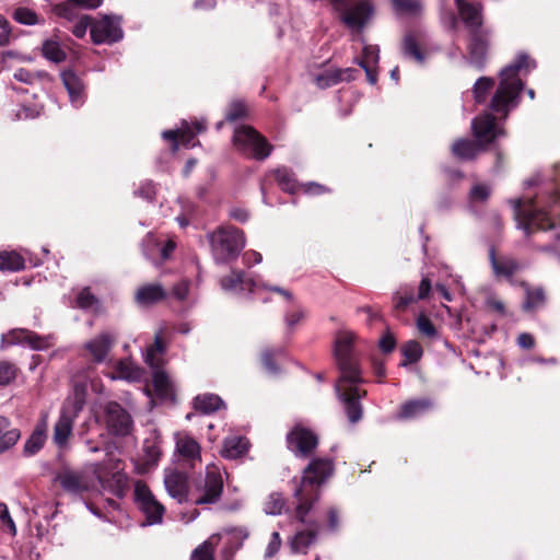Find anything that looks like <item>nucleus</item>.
Instances as JSON below:
<instances>
[{
    "label": "nucleus",
    "mask_w": 560,
    "mask_h": 560,
    "mask_svg": "<svg viewBox=\"0 0 560 560\" xmlns=\"http://www.w3.org/2000/svg\"><path fill=\"white\" fill-rule=\"evenodd\" d=\"M354 339L353 332L341 330L336 336L334 348L335 359L340 370L335 390L351 423L362 418L363 409L359 399L366 396V390L357 386L363 383V378L352 353Z\"/></svg>",
    "instance_id": "f257e3e1"
},
{
    "label": "nucleus",
    "mask_w": 560,
    "mask_h": 560,
    "mask_svg": "<svg viewBox=\"0 0 560 560\" xmlns=\"http://www.w3.org/2000/svg\"><path fill=\"white\" fill-rule=\"evenodd\" d=\"M515 219L518 228L526 234L536 230H547L556 226L553 219L560 221V188L552 187L546 198L517 199L514 201Z\"/></svg>",
    "instance_id": "f03ea898"
},
{
    "label": "nucleus",
    "mask_w": 560,
    "mask_h": 560,
    "mask_svg": "<svg viewBox=\"0 0 560 560\" xmlns=\"http://www.w3.org/2000/svg\"><path fill=\"white\" fill-rule=\"evenodd\" d=\"M535 63L528 56L521 54L516 59L500 72V84L491 100L490 107L493 112L503 113L504 116L517 105V97L523 90V82L518 78L522 70H530Z\"/></svg>",
    "instance_id": "7ed1b4c3"
},
{
    "label": "nucleus",
    "mask_w": 560,
    "mask_h": 560,
    "mask_svg": "<svg viewBox=\"0 0 560 560\" xmlns=\"http://www.w3.org/2000/svg\"><path fill=\"white\" fill-rule=\"evenodd\" d=\"M332 470L331 460L326 458L314 459L304 469L301 486L294 492L299 501L295 515L300 522H305L313 502L318 498L317 488L332 474Z\"/></svg>",
    "instance_id": "20e7f679"
},
{
    "label": "nucleus",
    "mask_w": 560,
    "mask_h": 560,
    "mask_svg": "<svg viewBox=\"0 0 560 560\" xmlns=\"http://www.w3.org/2000/svg\"><path fill=\"white\" fill-rule=\"evenodd\" d=\"M471 127L477 142L459 139L452 145L453 154L463 160L474 159L482 150L483 144H489L503 135L495 122V118L489 113L475 118Z\"/></svg>",
    "instance_id": "39448f33"
},
{
    "label": "nucleus",
    "mask_w": 560,
    "mask_h": 560,
    "mask_svg": "<svg viewBox=\"0 0 560 560\" xmlns=\"http://www.w3.org/2000/svg\"><path fill=\"white\" fill-rule=\"evenodd\" d=\"M211 252L218 264L235 259L245 246V237L234 226H221L208 234Z\"/></svg>",
    "instance_id": "423d86ee"
},
{
    "label": "nucleus",
    "mask_w": 560,
    "mask_h": 560,
    "mask_svg": "<svg viewBox=\"0 0 560 560\" xmlns=\"http://www.w3.org/2000/svg\"><path fill=\"white\" fill-rule=\"evenodd\" d=\"M223 491L221 468L215 464L206 467L205 476L196 479L194 492L197 494L195 503L198 505L213 504L219 501Z\"/></svg>",
    "instance_id": "0eeeda50"
},
{
    "label": "nucleus",
    "mask_w": 560,
    "mask_h": 560,
    "mask_svg": "<svg viewBox=\"0 0 560 560\" xmlns=\"http://www.w3.org/2000/svg\"><path fill=\"white\" fill-rule=\"evenodd\" d=\"M164 346L160 336H155L154 343L147 351L144 361L153 370V387L158 397L163 399L173 398V384L167 374L161 369Z\"/></svg>",
    "instance_id": "6e6552de"
},
{
    "label": "nucleus",
    "mask_w": 560,
    "mask_h": 560,
    "mask_svg": "<svg viewBox=\"0 0 560 560\" xmlns=\"http://www.w3.org/2000/svg\"><path fill=\"white\" fill-rule=\"evenodd\" d=\"M233 141L238 151L247 153L256 160L267 159L272 151V145L267 139L249 126L237 127Z\"/></svg>",
    "instance_id": "1a4fd4ad"
},
{
    "label": "nucleus",
    "mask_w": 560,
    "mask_h": 560,
    "mask_svg": "<svg viewBox=\"0 0 560 560\" xmlns=\"http://www.w3.org/2000/svg\"><path fill=\"white\" fill-rule=\"evenodd\" d=\"M336 11L340 13L341 21L351 30L361 31L370 16L373 8L366 0L351 5L350 0H329Z\"/></svg>",
    "instance_id": "9d476101"
},
{
    "label": "nucleus",
    "mask_w": 560,
    "mask_h": 560,
    "mask_svg": "<svg viewBox=\"0 0 560 560\" xmlns=\"http://www.w3.org/2000/svg\"><path fill=\"white\" fill-rule=\"evenodd\" d=\"M93 474L103 488H109L117 495H120L127 488V476L120 468L119 459H109L106 464H95Z\"/></svg>",
    "instance_id": "9b49d317"
},
{
    "label": "nucleus",
    "mask_w": 560,
    "mask_h": 560,
    "mask_svg": "<svg viewBox=\"0 0 560 560\" xmlns=\"http://www.w3.org/2000/svg\"><path fill=\"white\" fill-rule=\"evenodd\" d=\"M135 500L140 511L145 515L148 525L161 524L165 508L160 503L150 488L142 481L135 485Z\"/></svg>",
    "instance_id": "f8f14e48"
},
{
    "label": "nucleus",
    "mask_w": 560,
    "mask_h": 560,
    "mask_svg": "<svg viewBox=\"0 0 560 560\" xmlns=\"http://www.w3.org/2000/svg\"><path fill=\"white\" fill-rule=\"evenodd\" d=\"M105 422L108 431L115 435L125 436L132 430L130 415L115 401H110L105 406Z\"/></svg>",
    "instance_id": "ddd939ff"
},
{
    "label": "nucleus",
    "mask_w": 560,
    "mask_h": 560,
    "mask_svg": "<svg viewBox=\"0 0 560 560\" xmlns=\"http://www.w3.org/2000/svg\"><path fill=\"white\" fill-rule=\"evenodd\" d=\"M491 31L482 28L469 33L468 35V59L469 62L478 68L483 66L490 45Z\"/></svg>",
    "instance_id": "4468645a"
},
{
    "label": "nucleus",
    "mask_w": 560,
    "mask_h": 560,
    "mask_svg": "<svg viewBox=\"0 0 560 560\" xmlns=\"http://www.w3.org/2000/svg\"><path fill=\"white\" fill-rule=\"evenodd\" d=\"M91 38L95 44L114 43L122 38L118 20L105 15L91 25Z\"/></svg>",
    "instance_id": "2eb2a0df"
},
{
    "label": "nucleus",
    "mask_w": 560,
    "mask_h": 560,
    "mask_svg": "<svg viewBox=\"0 0 560 560\" xmlns=\"http://www.w3.org/2000/svg\"><path fill=\"white\" fill-rule=\"evenodd\" d=\"M115 341L116 337L113 334L104 331L86 341L83 345V349L86 352V357H89L94 363H104L106 362Z\"/></svg>",
    "instance_id": "dca6fc26"
},
{
    "label": "nucleus",
    "mask_w": 560,
    "mask_h": 560,
    "mask_svg": "<svg viewBox=\"0 0 560 560\" xmlns=\"http://www.w3.org/2000/svg\"><path fill=\"white\" fill-rule=\"evenodd\" d=\"M458 15L468 30V33L479 31L483 27V5L480 2H468L455 0Z\"/></svg>",
    "instance_id": "f3484780"
},
{
    "label": "nucleus",
    "mask_w": 560,
    "mask_h": 560,
    "mask_svg": "<svg viewBox=\"0 0 560 560\" xmlns=\"http://www.w3.org/2000/svg\"><path fill=\"white\" fill-rule=\"evenodd\" d=\"M164 486L170 497L178 503L186 502L189 494L187 475L176 469H167L164 474Z\"/></svg>",
    "instance_id": "a211bd4d"
},
{
    "label": "nucleus",
    "mask_w": 560,
    "mask_h": 560,
    "mask_svg": "<svg viewBox=\"0 0 560 560\" xmlns=\"http://www.w3.org/2000/svg\"><path fill=\"white\" fill-rule=\"evenodd\" d=\"M195 131L188 121L183 120L180 127L176 130H166L162 133V137L166 140L174 142V150L178 148V142L185 147H194L196 143L192 142L197 132L206 130V122L203 120H196L194 122Z\"/></svg>",
    "instance_id": "6ab92c4d"
},
{
    "label": "nucleus",
    "mask_w": 560,
    "mask_h": 560,
    "mask_svg": "<svg viewBox=\"0 0 560 560\" xmlns=\"http://www.w3.org/2000/svg\"><path fill=\"white\" fill-rule=\"evenodd\" d=\"M289 447L301 456H307L317 445L316 435L310 430L295 427L288 434Z\"/></svg>",
    "instance_id": "aec40b11"
},
{
    "label": "nucleus",
    "mask_w": 560,
    "mask_h": 560,
    "mask_svg": "<svg viewBox=\"0 0 560 560\" xmlns=\"http://www.w3.org/2000/svg\"><path fill=\"white\" fill-rule=\"evenodd\" d=\"M175 445L177 454L191 467L195 466L196 462L201 460V447L188 433L177 432L175 434Z\"/></svg>",
    "instance_id": "412c9836"
},
{
    "label": "nucleus",
    "mask_w": 560,
    "mask_h": 560,
    "mask_svg": "<svg viewBox=\"0 0 560 560\" xmlns=\"http://www.w3.org/2000/svg\"><path fill=\"white\" fill-rule=\"evenodd\" d=\"M57 480L62 489L72 494H81L90 490L91 482L84 472L65 469L58 474Z\"/></svg>",
    "instance_id": "4be33fe9"
},
{
    "label": "nucleus",
    "mask_w": 560,
    "mask_h": 560,
    "mask_svg": "<svg viewBox=\"0 0 560 560\" xmlns=\"http://www.w3.org/2000/svg\"><path fill=\"white\" fill-rule=\"evenodd\" d=\"M355 70L328 68L313 75V80L320 89L332 86L341 81L352 80Z\"/></svg>",
    "instance_id": "5701e85b"
},
{
    "label": "nucleus",
    "mask_w": 560,
    "mask_h": 560,
    "mask_svg": "<svg viewBox=\"0 0 560 560\" xmlns=\"http://www.w3.org/2000/svg\"><path fill=\"white\" fill-rule=\"evenodd\" d=\"M3 342L27 345L34 350H42L48 346L47 339L27 329H14L8 337H3Z\"/></svg>",
    "instance_id": "b1692460"
},
{
    "label": "nucleus",
    "mask_w": 560,
    "mask_h": 560,
    "mask_svg": "<svg viewBox=\"0 0 560 560\" xmlns=\"http://www.w3.org/2000/svg\"><path fill=\"white\" fill-rule=\"evenodd\" d=\"M62 83L73 105L79 106L84 100V84L81 78L71 69L61 72Z\"/></svg>",
    "instance_id": "393cba45"
},
{
    "label": "nucleus",
    "mask_w": 560,
    "mask_h": 560,
    "mask_svg": "<svg viewBox=\"0 0 560 560\" xmlns=\"http://www.w3.org/2000/svg\"><path fill=\"white\" fill-rule=\"evenodd\" d=\"M86 400V390L82 385H77L73 392L65 400L60 415L75 420L83 409Z\"/></svg>",
    "instance_id": "a878e982"
},
{
    "label": "nucleus",
    "mask_w": 560,
    "mask_h": 560,
    "mask_svg": "<svg viewBox=\"0 0 560 560\" xmlns=\"http://www.w3.org/2000/svg\"><path fill=\"white\" fill-rule=\"evenodd\" d=\"M166 298V291L159 283H149L140 287L135 295L138 305L145 307L153 305Z\"/></svg>",
    "instance_id": "bb28decb"
},
{
    "label": "nucleus",
    "mask_w": 560,
    "mask_h": 560,
    "mask_svg": "<svg viewBox=\"0 0 560 560\" xmlns=\"http://www.w3.org/2000/svg\"><path fill=\"white\" fill-rule=\"evenodd\" d=\"M380 59V49L377 46L365 45L363 47L362 59L359 61V65L364 69L366 73L368 81L371 84L376 83V72L375 67Z\"/></svg>",
    "instance_id": "cd10ccee"
},
{
    "label": "nucleus",
    "mask_w": 560,
    "mask_h": 560,
    "mask_svg": "<svg viewBox=\"0 0 560 560\" xmlns=\"http://www.w3.org/2000/svg\"><path fill=\"white\" fill-rule=\"evenodd\" d=\"M221 288L225 291H254L256 283L252 278L245 277L244 273L232 271L231 275L224 277L220 281Z\"/></svg>",
    "instance_id": "c85d7f7f"
},
{
    "label": "nucleus",
    "mask_w": 560,
    "mask_h": 560,
    "mask_svg": "<svg viewBox=\"0 0 560 560\" xmlns=\"http://www.w3.org/2000/svg\"><path fill=\"white\" fill-rule=\"evenodd\" d=\"M47 431V416L37 423L32 435L25 442L24 453L28 456L36 454L45 444Z\"/></svg>",
    "instance_id": "c756f323"
},
{
    "label": "nucleus",
    "mask_w": 560,
    "mask_h": 560,
    "mask_svg": "<svg viewBox=\"0 0 560 560\" xmlns=\"http://www.w3.org/2000/svg\"><path fill=\"white\" fill-rule=\"evenodd\" d=\"M73 422L74 420L70 419L67 416H59L58 420L54 425L52 434V441L58 447L62 448L67 446L68 440L72 434Z\"/></svg>",
    "instance_id": "7c9ffc66"
},
{
    "label": "nucleus",
    "mask_w": 560,
    "mask_h": 560,
    "mask_svg": "<svg viewBox=\"0 0 560 560\" xmlns=\"http://www.w3.org/2000/svg\"><path fill=\"white\" fill-rule=\"evenodd\" d=\"M248 448V441L242 436H231L224 440L222 455L226 458H237L245 454Z\"/></svg>",
    "instance_id": "2f4dec72"
},
{
    "label": "nucleus",
    "mask_w": 560,
    "mask_h": 560,
    "mask_svg": "<svg viewBox=\"0 0 560 560\" xmlns=\"http://www.w3.org/2000/svg\"><path fill=\"white\" fill-rule=\"evenodd\" d=\"M490 260L492 269L498 277H511L520 268L518 264L512 258L498 259L493 249L490 250Z\"/></svg>",
    "instance_id": "473e14b6"
},
{
    "label": "nucleus",
    "mask_w": 560,
    "mask_h": 560,
    "mask_svg": "<svg viewBox=\"0 0 560 560\" xmlns=\"http://www.w3.org/2000/svg\"><path fill=\"white\" fill-rule=\"evenodd\" d=\"M432 407V402L429 399L410 400L402 405L401 410L398 415L400 419H412L417 418L427 412Z\"/></svg>",
    "instance_id": "72a5a7b5"
},
{
    "label": "nucleus",
    "mask_w": 560,
    "mask_h": 560,
    "mask_svg": "<svg viewBox=\"0 0 560 560\" xmlns=\"http://www.w3.org/2000/svg\"><path fill=\"white\" fill-rule=\"evenodd\" d=\"M194 406L203 413H211L220 409L223 406V401L218 395L203 394L195 398Z\"/></svg>",
    "instance_id": "f704fd0d"
},
{
    "label": "nucleus",
    "mask_w": 560,
    "mask_h": 560,
    "mask_svg": "<svg viewBox=\"0 0 560 560\" xmlns=\"http://www.w3.org/2000/svg\"><path fill=\"white\" fill-rule=\"evenodd\" d=\"M118 378L127 381H139L143 375V371L129 360H120L116 365Z\"/></svg>",
    "instance_id": "c9c22d12"
},
{
    "label": "nucleus",
    "mask_w": 560,
    "mask_h": 560,
    "mask_svg": "<svg viewBox=\"0 0 560 560\" xmlns=\"http://www.w3.org/2000/svg\"><path fill=\"white\" fill-rule=\"evenodd\" d=\"M219 540V535H212L192 551L190 560H213V551Z\"/></svg>",
    "instance_id": "e433bc0d"
},
{
    "label": "nucleus",
    "mask_w": 560,
    "mask_h": 560,
    "mask_svg": "<svg viewBox=\"0 0 560 560\" xmlns=\"http://www.w3.org/2000/svg\"><path fill=\"white\" fill-rule=\"evenodd\" d=\"M316 529L301 530L292 538L291 547L295 552H305L316 538Z\"/></svg>",
    "instance_id": "4c0bfd02"
},
{
    "label": "nucleus",
    "mask_w": 560,
    "mask_h": 560,
    "mask_svg": "<svg viewBox=\"0 0 560 560\" xmlns=\"http://www.w3.org/2000/svg\"><path fill=\"white\" fill-rule=\"evenodd\" d=\"M24 268V259L15 252L0 253V270L20 271Z\"/></svg>",
    "instance_id": "58836bf2"
},
{
    "label": "nucleus",
    "mask_w": 560,
    "mask_h": 560,
    "mask_svg": "<svg viewBox=\"0 0 560 560\" xmlns=\"http://www.w3.org/2000/svg\"><path fill=\"white\" fill-rule=\"evenodd\" d=\"M402 50L405 56L411 57L418 62L423 61V55L419 49V37L415 33H407L402 42Z\"/></svg>",
    "instance_id": "ea45409f"
},
{
    "label": "nucleus",
    "mask_w": 560,
    "mask_h": 560,
    "mask_svg": "<svg viewBox=\"0 0 560 560\" xmlns=\"http://www.w3.org/2000/svg\"><path fill=\"white\" fill-rule=\"evenodd\" d=\"M394 9L404 15L416 16L422 12V2L420 0H390Z\"/></svg>",
    "instance_id": "a19ab883"
},
{
    "label": "nucleus",
    "mask_w": 560,
    "mask_h": 560,
    "mask_svg": "<svg viewBox=\"0 0 560 560\" xmlns=\"http://www.w3.org/2000/svg\"><path fill=\"white\" fill-rule=\"evenodd\" d=\"M43 55L48 60L54 62H61L66 59V52L61 48L60 44L54 39H47L43 44Z\"/></svg>",
    "instance_id": "79ce46f5"
},
{
    "label": "nucleus",
    "mask_w": 560,
    "mask_h": 560,
    "mask_svg": "<svg viewBox=\"0 0 560 560\" xmlns=\"http://www.w3.org/2000/svg\"><path fill=\"white\" fill-rule=\"evenodd\" d=\"M494 80L491 78L482 77L477 80L474 86V97L477 103H485L488 93L492 90Z\"/></svg>",
    "instance_id": "37998d69"
},
{
    "label": "nucleus",
    "mask_w": 560,
    "mask_h": 560,
    "mask_svg": "<svg viewBox=\"0 0 560 560\" xmlns=\"http://www.w3.org/2000/svg\"><path fill=\"white\" fill-rule=\"evenodd\" d=\"M422 347L421 345L416 340L408 341L402 347V354L405 357V361L401 363V365H407L409 363H415L420 360L422 357Z\"/></svg>",
    "instance_id": "c03bdc74"
},
{
    "label": "nucleus",
    "mask_w": 560,
    "mask_h": 560,
    "mask_svg": "<svg viewBox=\"0 0 560 560\" xmlns=\"http://www.w3.org/2000/svg\"><path fill=\"white\" fill-rule=\"evenodd\" d=\"M305 317V311L298 304L293 303L292 307L284 313V323L288 329H293Z\"/></svg>",
    "instance_id": "a18cd8bd"
},
{
    "label": "nucleus",
    "mask_w": 560,
    "mask_h": 560,
    "mask_svg": "<svg viewBox=\"0 0 560 560\" xmlns=\"http://www.w3.org/2000/svg\"><path fill=\"white\" fill-rule=\"evenodd\" d=\"M544 291L541 289L527 290L523 307L525 311H533L544 303Z\"/></svg>",
    "instance_id": "49530a36"
},
{
    "label": "nucleus",
    "mask_w": 560,
    "mask_h": 560,
    "mask_svg": "<svg viewBox=\"0 0 560 560\" xmlns=\"http://www.w3.org/2000/svg\"><path fill=\"white\" fill-rule=\"evenodd\" d=\"M0 528L2 530H8L12 536L16 535V526L13 522L8 506L4 503L0 502Z\"/></svg>",
    "instance_id": "de8ad7c7"
},
{
    "label": "nucleus",
    "mask_w": 560,
    "mask_h": 560,
    "mask_svg": "<svg viewBox=\"0 0 560 560\" xmlns=\"http://www.w3.org/2000/svg\"><path fill=\"white\" fill-rule=\"evenodd\" d=\"M16 377V369L13 364L2 361L0 362V386H7Z\"/></svg>",
    "instance_id": "09e8293b"
},
{
    "label": "nucleus",
    "mask_w": 560,
    "mask_h": 560,
    "mask_svg": "<svg viewBox=\"0 0 560 560\" xmlns=\"http://www.w3.org/2000/svg\"><path fill=\"white\" fill-rule=\"evenodd\" d=\"M284 506L283 498L280 494H271L265 503V512L270 515H278Z\"/></svg>",
    "instance_id": "8fccbe9b"
},
{
    "label": "nucleus",
    "mask_w": 560,
    "mask_h": 560,
    "mask_svg": "<svg viewBox=\"0 0 560 560\" xmlns=\"http://www.w3.org/2000/svg\"><path fill=\"white\" fill-rule=\"evenodd\" d=\"M276 179L283 190L293 192L295 188L294 180L290 172L285 168H279L276 171Z\"/></svg>",
    "instance_id": "3c124183"
},
{
    "label": "nucleus",
    "mask_w": 560,
    "mask_h": 560,
    "mask_svg": "<svg viewBox=\"0 0 560 560\" xmlns=\"http://www.w3.org/2000/svg\"><path fill=\"white\" fill-rule=\"evenodd\" d=\"M77 305L80 308H93L97 305L96 298L91 293L89 288H84L80 291L77 298Z\"/></svg>",
    "instance_id": "603ef678"
},
{
    "label": "nucleus",
    "mask_w": 560,
    "mask_h": 560,
    "mask_svg": "<svg viewBox=\"0 0 560 560\" xmlns=\"http://www.w3.org/2000/svg\"><path fill=\"white\" fill-rule=\"evenodd\" d=\"M417 328L420 334L425 337L433 338L436 336V329L433 323L425 315H419L417 318Z\"/></svg>",
    "instance_id": "864d4df0"
},
{
    "label": "nucleus",
    "mask_w": 560,
    "mask_h": 560,
    "mask_svg": "<svg viewBox=\"0 0 560 560\" xmlns=\"http://www.w3.org/2000/svg\"><path fill=\"white\" fill-rule=\"evenodd\" d=\"M20 439V431L16 429L9 430L0 436V453L5 452L13 446Z\"/></svg>",
    "instance_id": "5fc2aeb1"
},
{
    "label": "nucleus",
    "mask_w": 560,
    "mask_h": 560,
    "mask_svg": "<svg viewBox=\"0 0 560 560\" xmlns=\"http://www.w3.org/2000/svg\"><path fill=\"white\" fill-rule=\"evenodd\" d=\"M13 16L21 24L33 25L37 22L36 14L26 8L16 9Z\"/></svg>",
    "instance_id": "6e6d98bb"
},
{
    "label": "nucleus",
    "mask_w": 560,
    "mask_h": 560,
    "mask_svg": "<svg viewBox=\"0 0 560 560\" xmlns=\"http://www.w3.org/2000/svg\"><path fill=\"white\" fill-rule=\"evenodd\" d=\"M490 187L483 184L475 185L470 190V200L474 202H482L490 196Z\"/></svg>",
    "instance_id": "4d7b16f0"
},
{
    "label": "nucleus",
    "mask_w": 560,
    "mask_h": 560,
    "mask_svg": "<svg viewBox=\"0 0 560 560\" xmlns=\"http://www.w3.org/2000/svg\"><path fill=\"white\" fill-rule=\"evenodd\" d=\"M417 299L411 293L397 292L394 295V304L396 310L404 311L409 304L416 302Z\"/></svg>",
    "instance_id": "13d9d810"
},
{
    "label": "nucleus",
    "mask_w": 560,
    "mask_h": 560,
    "mask_svg": "<svg viewBox=\"0 0 560 560\" xmlns=\"http://www.w3.org/2000/svg\"><path fill=\"white\" fill-rule=\"evenodd\" d=\"M92 19L88 15H83L80 20L74 24L72 28V33L78 37L82 38L88 31V27L92 25Z\"/></svg>",
    "instance_id": "bf43d9fd"
},
{
    "label": "nucleus",
    "mask_w": 560,
    "mask_h": 560,
    "mask_svg": "<svg viewBox=\"0 0 560 560\" xmlns=\"http://www.w3.org/2000/svg\"><path fill=\"white\" fill-rule=\"evenodd\" d=\"M73 3L71 0L70 2H65L61 4L56 5L55 13L58 16L72 20L75 16V9L73 7Z\"/></svg>",
    "instance_id": "052dcab7"
},
{
    "label": "nucleus",
    "mask_w": 560,
    "mask_h": 560,
    "mask_svg": "<svg viewBox=\"0 0 560 560\" xmlns=\"http://www.w3.org/2000/svg\"><path fill=\"white\" fill-rule=\"evenodd\" d=\"M245 105L242 102H233L226 113L225 118L230 121L236 120L245 115Z\"/></svg>",
    "instance_id": "680f3d73"
},
{
    "label": "nucleus",
    "mask_w": 560,
    "mask_h": 560,
    "mask_svg": "<svg viewBox=\"0 0 560 560\" xmlns=\"http://www.w3.org/2000/svg\"><path fill=\"white\" fill-rule=\"evenodd\" d=\"M378 346L381 348V350L383 352H392L395 347H396V340L394 338V336L387 331L381 339H380V342H378Z\"/></svg>",
    "instance_id": "e2e57ef3"
},
{
    "label": "nucleus",
    "mask_w": 560,
    "mask_h": 560,
    "mask_svg": "<svg viewBox=\"0 0 560 560\" xmlns=\"http://www.w3.org/2000/svg\"><path fill=\"white\" fill-rule=\"evenodd\" d=\"M189 292V282L187 280H182L177 284L174 285L172 294L183 301L187 298Z\"/></svg>",
    "instance_id": "0e129e2a"
},
{
    "label": "nucleus",
    "mask_w": 560,
    "mask_h": 560,
    "mask_svg": "<svg viewBox=\"0 0 560 560\" xmlns=\"http://www.w3.org/2000/svg\"><path fill=\"white\" fill-rule=\"evenodd\" d=\"M281 546V538L279 533L273 532L271 535V539L266 549V557H272L276 555Z\"/></svg>",
    "instance_id": "69168bd1"
},
{
    "label": "nucleus",
    "mask_w": 560,
    "mask_h": 560,
    "mask_svg": "<svg viewBox=\"0 0 560 560\" xmlns=\"http://www.w3.org/2000/svg\"><path fill=\"white\" fill-rule=\"evenodd\" d=\"M14 79H16L20 82L32 84L37 79V77L28 70L21 68L14 72Z\"/></svg>",
    "instance_id": "338daca9"
},
{
    "label": "nucleus",
    "mask_w": 560,
    "mask_h": 560,
    "mask_svg": "<svg viewBox=\"0 0 560 560\" xmlns=\"http://www.w3.org/2000/svg\"><path fill=\"white\" fill-rule=\"evenodd\" d=\"M10 39V26L5 19L0 15V46L5 45Z\"/></svg>",
    "instance_id": "774afa93"
}]
</instances>
